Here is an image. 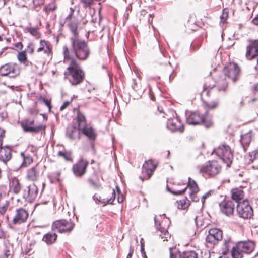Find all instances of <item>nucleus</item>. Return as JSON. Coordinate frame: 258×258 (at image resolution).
<instances>
[{"instance_id":"f257e3e1","label":"nucleus","mask_w":258,"mask_h":258,"mask_svg":"<svg viewBox=\"0 0 258 258\" xmlns=\"http://www.w3.org/2000/svg\"><path fill=\"white\" fill-rule=\"evenodd\" d=\"M68 25L73 36L70 38L71 48L69 49L66 45L62 48L63 55L69 57L70 54L72 52L76 55V58L78 60L82 61L86 60L90 54V50L87 42L79 39L77 32V24L74 22H71Z\"/></svg>"},{"instance_id":"f03ea898","label":"nucleus","mask_w":258,"mask_h":258,"mask_svg":"<svg viewBox=\"0 0 258 258\" xmlns=\"http://www.w3.org/2000/svg\"><path fill=\"white\" fill-rule=\"evenodd\" d=\"M70 57L64 55V62L69 63L67 70L64 72V79L68 80L73 86L81 84L85 78V73L76 59V55L72 52Z\"/></svg>"},{"instance_id":"7ed1b4c3","label":"nucleus","mask_w":258,"mask_h":258,"mask_svg":"<svg viewBox=\"0 0 258 258\" xmlns=\"http://www.w3.org/2000/svg\"><path fill=\"white\" fill-rule=\"evenodd\" d=\"M186 120L187 123L191 125H198L203 123L206 127H210L213 125L212 118L208 115L207 113L203 116L198 112H187Z\"/></svg>"},{"instance_id":"20e7f679","label":"nucleus","mask_w":258,"mask_h":258,"mask_svg":"<svg viewBox=\"0 0 258 258\" xmlns=\"http://www.w3.org/2000/svg\"><path fill=\"white\" fill-rule=\"evenodd\" d=\"M163 219L160 222V219L162 218V216H155L154 217L155 224L157 229L156 233L159 236L163 241H169L171 240V236L169 232L165 227V223L168 224L169 220L165 217V215H163Z\"/></svg>"},{"instance_id":"39448f33","label":"nucleus","mask_w":258,"mask_h":258,"mask_svg":"<svg viewBox=\"0 0 258 258\" xmlns=\"http://www.w3.org/2000/svg\"><path fill=\"white\" fill-rule=\"evenodd\" d=\"M254 248L253 242L240 241L237 243L235 246H233L231 251V255L232 258H242V253H249L251 252Z\"/></svg>"},{"instance_id":"423d86ee","label":"nucleus","mask_w":258,"mask_h":258,"mask_svg":"<svg viewBox=\"0 0 258 258\" xmlns=\"http://www.w3.org/2000/svg\"><path fill=\"white\" fill-rule=\"evenodd\" d=\"M221 166L217 161H209L200 169V172L205 177H213L221 171Z\"/></svg>"},{"instance_id":"0eeeda50","label":"nucleus","mask_w":258,"mask_h":258,"mask_svg":"<svg viewBox=\"0 0 258 258\" xmlns=\"http://www.w3.org/2000/svg\"><path fill=\"white\" fill-rule=\"evenodd\" d=\"M214 152L227 164V166H229L232 162L233 154L229 146L224 145L219 146L213 151L212 153Z\"/></svg>"},{"instance_id":"6e6552de","label":"nucleus","mask_w":258,"mask_h":258,"mask_svg":"<svg viewBox=\"0 0 258 258\" xmlns=\"http://www.w3.org/2000/svg\"><path fill=\"white\" fill-rule=\"evenodd\" d=\"M237 211L238 215L243 219L251 218L253 215V209L246 200L238 203L237 205Z\"/></svg>"},{"instance_id":"1a4fd4ad","label":"nucleus","mask_w":258,"mask_h":258,"mask_svg":"<svg viewBox=\"0 0 258 258\" xmlns=\"http://www.w3.org/2000/svg\"><path fill=\"white\" fill-rule=\"evenodd\" d=\"M74 224L70 220H59L53 222L52 229L60 233L70 232L74 228Z\"/></svg>"},{"instance_id":"9d476101","label":"nucleus","mask_w":258,"mask_h":258,"mask_svg":"<svg viewBox=\"0 0 258 258\" xmlns=\"http://www.w3.org/2000/svg\"><path fill=\"white\" fill-rule=\"evenodd\" d=\"M20 73L18 67L15 63H7L0 67V75L8 76L10 78H14Z\"/></svg>"},{"instance_id":"9b49d317","label":"nucleus","mask_w":258,"mask_h":258,"mask_svg":"<svg viewBox=\"0 0 258 258\" xmlns=\"http://www.w3.org/2000/svg\"><path fill=\"white\" fill-rule=\"evenodd\" d=\"M222 239V232L221 230L212 228L209 230L208 235L206 238V242L208 247L213 246L219 241Z\"/></svg>"},{"instance_id":"f8f14e48","label":"nucleus","mask_w":258,"mask_h":258,"mask_svg":"<svg viewBox=\"0 0 258 258\" xmlns=\"http://www.w3.org/2000/svg\"><path fill=\"white\" fill-rule=\"evenodd\" d=\"M88 164L89 163L87 160L80 158L72 166V170L74 175L77 177L83 176L86 173Z\"/></svg>"},{"instance_id":"ddd939ff","label":"nucleus","mask_w":258,"mask_h":258,"mask_svg":"<svg viewBox=\"0 0 258 258\" xmlns=\"http://www.w3.org/2000/svg\"><path fill=\"white\" fill-rule=\"evenodd\" d=\"M224 73L226 77L235 82L240 74V68L237 64L230 63L224 68Z\"/></svg>"},{"instance_id":"4468645a","label":"nucleus","mask_w":258,"mask_h":258,"mask_svg":"<svg viewBox=\"0 0 258 258\" xmlns=\"http://www.w3.org/2000/svg\"><path fill=\"white\" fill-rule=\"evenodd\" d=\"M38 192L37 186L33 183L26 187L22 191V195L25 200L31 202L37 198Z\"/></svg>"},{"instance_id":"2eb2a0df","label":"nucleus","mask_w":258,"mask_h":258,"mask_svg":"<svg viewBox=\"0 0 258 258\" xmlns=\"http://www.w3.org/2000/svg\"><path fill=\"white\" fill-rule=\"evenodd\" d=\"M245 57L248 60L258 57V39L251 41L246 46Z\"/></svg>"},{"instance_id":"dca6fc26","label":"nucleus","mask_w":258,"mask_h":258,"mask_svg":"<svg viewBox=\"0 0 258 258\" xmlns=\"http://www.w3.org/2000/svg\"><path fill=\"white\" fill-rule=\"evenodd\" d=\"M28 213L24 209L20 208L17 209L12 219V224L14 225H20L25 223L28 219Z\"/></svg>"},{"instance_id":"f3484780","label":"nucleus","mask_w":258,"mask_h":258,"mask_svg":"<svg viewBox=\"0 0 258 258\" xmlns=\"http://www.w3.org/2000/svg\"><path fill=\"white\" fill-rule=\"evenodd\" d=\"M221 212L226 216H229L233 214L235 205L231 200H223L219 203Z\"/></svg>"},{"instance_id":"a211bd4d","label":"nucleus","mask_w":258,"mask_h":258,"mask_svg":"<svg viewBox=\"0 0 258 258\" xmlns=\"http://www.w3.org/2000/svg\"><path fill=\"white\" fill-rule=\"evenodd\" d=\"M167 127L171 132H183L184 131V126L178 117L168 119L167 122Z\"/></svg>"},{"instance_id":"6ab92c4d","label":"nucleus","mask_w":258,"mask_h":258,"mask_svg":"<svg viewBox=\"0 0 258 258\" xmlns=\"http://www.w3.org/2000/svg\"><path fill=\"white\" fill-rule=\"evenodd\" d=\"M36 51L38 53L43 52L44 58L46 59L51 56L52 51L50 48V44L48 41L41 40L40 41L39 46Z\"/></svg>"},{"instance_id":"aec40b11","label":"nucleus","mask_w":258,"mask_h":258,"mask_svg":"<svg viewBox=\"0 0 258 258\" xmlns=\"http://www.w3.org/2000/svg\"><path fill=\"white\" fill-rule=\"evenodd\" d=\"M110 192L111 194V196H110V198H106L104 196L102 197L101 196L97 194H95L93 196V198L96 201V203L98 202L102 203L104 206L106 205L107 204H111L114 201L116 194L114 189H113L112 190H110Z\"/></svg>"},{"instance_id":"412c9836","label":"nucleus","mask_w":258,"mask_h":258,"mask_svg":"<svg viewBox=\"0 0 258 258\" xmlns=\"http://www.w3.org/2000/svg\"><path fill=\"white\" fill-rule=\"evenodd\" d=\"M187 188H188L189 189V190H190V192H198L199 190L198 185L197 184V183L195 181V180H192L190 178H189L188 185L185 188H184L182 190L174 191H171V192H172V194H173L175 195H182V194H183L185 192V191L186 190V189Z\"/></svg>"},{"instance_id":"4be33fe9","label":"nucleus","mask_w":258,"mask_h":258,"mask_svg":"<svg viewBox=\"0 0 258 258\" xmlns=\"http://www.w3.org/2000/svg\"><path fill=\"white\" fill-rule=\"evenodd\" d=\"M156 168V165L151 160H149L144 163L143 166V172L147 175V179L150 178Z\"/></svg>"},{"instance_id":"5701e85b","label":"nucleus","mask_w":258,"mask_h":258,"mask_svg":"<svg viewBox=\"0 0 258 258\" xmlns=\"http://www.w3.org/2000/svg\"><path fill=\"white\" fill-rule=\"evenodd\" d=\"M231 198L233 200L235 201L237 204L241 202L244 197V193L243 189L241 188H235L232 189L231 191Z\"/></svg>"},{"instance_id":"b1692460","label":"nucleus","mask_w":258,"mask_h":258,"mask_svg":"<svg viewBox=\"0 0 258 258\" xmlns=\"http://www.w3.org/2000/svg\"><path fill=\"white\" fill-rule=\"evenodd\" d=\"M12 158L11 149L7 147H0V160L4 163H6Z\"/></svg>"},{"instance_id":"393cba45","label":"nucleus","mask_w":258,"mask_h":258,"mask_svg":"<svg viewBox=\"0 0 258 258\" xmlns=\"http://www.w3.org/2000/svg\"><path fill=\"white\" fill-rule=\"evenodd\" d=\"M26 179L33 182L36 181L39 177V172L36 167H33L27 171Z\"/></svg>"},{"instance_id":"a878e982","label":"nucleus","mask_w":258,"mask_h":258,"mask_svg":"<svg viewBox=\"0 0 258 258\" xmlns=\"http://www.w3.org/2000/svg\"><path fill=\"white\" fill-rule=\"evenodd\" d=\"M80 130L75 126H70L67 128L66 135L68 138L72 140L80 138Z\"/></svg>"},{"instance_id":"bb28decb","label":"nucleus","mask_w":258,"mask_h":258,"mask_svg":"<svg viewBox=\"0 0 258 258\" xmlns=\"http://www.w3.org/2000/svg\"><path fill=\"white\" fill-rule=\"evenodd\" d=\"M80 130L89 139L93 140L95 139L96 135L94 129L92 127L87 125L80 129Z\"/></svg>"},{"instance_id":"cd10ccee","label":"nucleus","mask_w":258,"mask_h":258,"mask_svg":"<svg viewBox=\"0 0 258 258\" xmlns=\"http://www.w3.org/2000/svg\"><path fill=\"white\" fill-rule=\"evenodd\" d=\"M22 127L24 131L26 132H32L37 133L41 131V130H44L45 126L43 125H39L36 127H30L28 126L27 123H22Z\"/></svg>"},{"instance_id":"c85d7f7f","label":"nucleus","mask_w":258,"mask_h":258,"mask_svg":"<svg viewBox=\"0 0 258 258\" xmlns=\"http://www.w3.org/2000/svg\"><path fill=\"white\" fill-rule=\"evenodd\" d=\"M10 186L13 192L16 194L20 192L22 188L20 181L16 178H13L11 179L10 182Z\"/></svg>"},{"instance_id":"c756f323","label":"nucleus","mask_w":258,"mask_h":258,"mask_svg":"<svg viewBox=\"0 0 258 258\" xmlns=\"http://www.w3.org/2000/svg\"><path fill=\"white\" fill-rule=\"evenodd\" d=\"M76 119L79 130L87 125L84 114L79 110L77 111Z\"/></svg>"},{"instance_id":"7c9ffc66","label":"nucleus","mask_w":258,"mask_h":258,"mask_svg":"<svg viewBox=\"0 0 258 258\" xmlns=\"http://www.w3.org/2000/svg\"><path fill=\"white\" fill-rule=\"evenodd\" d=\"M57 239V235L54 233H48L46 234L43 237V241L47 244H53Z\"/></svg>"},{"instance_id":"2f4dec72","label":"nucleus","mask_w":258,"mask_h":258,"mask_svg":"<svg viewBox=\"0 0 258 258\" xmlns=\"http://www.w3.org/2000/svg\"><path fill=\"white\" fill-rule=\"evenodd\" d=\"M251 142V135L249 133L245 134L241 136L240 142L245 151V147L248 146Z\"/></svg>"},{"instance_id":"473e14b6","label":"nucleus","mask_w":258,"mask_h":258,"mask_svg":"<svg viewBox=\"0 0 258 258\" xmlns=\"http://www.w3.org/2000/svg\"><path fill=\"white\" fill-rule=\"evenodd\" d=\"M232 244V241L230 238H228L227 240H224V248L222 251L223 255L220 256L219 258H228L226 255L227 252H228L229 248L231 247V244Z\"/></svg>"},{"instance_id":"72a5a7b5","label":"nucleus","mask_w":258,"mask_h":258,"mask_svg":"<svg viewBox=\"0 0 258 258\" xmlns=\"http://www.w3.org/2000/svg\"><path fill=\"white\" fill-rule=\"evenodd\" d=\"M21 156L23 158V161L22 164V167H26L32 162L33 159L31 156L26 154L24 152H21Z\"/></svg>"},{"instance_id":"f704fd0d","label":"nucleus","mask_w":258,"mask_h":258,"mask_svg":"<svg viewBox=\"0 0 258 258\" xmlns=\"http://www.w3.org/2000/svg\"><path fill=\"white\" fill-rule=\"evenodd\" d=\"M57 155L59 157L63 158L66 161H72V154L71 152L66 151H58Z\"/></svg>"},{"instance_id":"c9c22d12","label":"nucleus","mask_w":258,"mask_h":258,"mask_svg":"<svg viewBox=\"0 0 258 258\" xmlns=\"http://www.w3.org/2000/svg\"><path fill=\"white\" fill-rule=\"evenodd\" d=\"M216 86L219 91H225L227 87V82L225 80L217 82Z\"/></svg>"},{"instance_id":"e433bc0d","label":"nucleus","mask_w":258,"mask_h":258,"mask_svg":"<svg viewBox=\"0 0 258 258\" xmlns=\"http://www.w3.org/2000/svg\"><path fill=\"white\" fill-rule=\"evenodd\" d=\"M219 105L218 101H213L210 103L204 102V107L207 109H214L216 108Z\"/></svg>"},{"instance_id":"4c0bfd02","label":"nucleus","mask_w":258,"mask_h":258,"mask_svg":"<svg viewBox=\"0 0 258 258\" xmlns=\"http://www.w3.org/2000/svg\"><path fill=\"white\" fill-rule=\"evenodd\" d=\"M189 201L186 198L178 202V208L181 209H185L188 207Z\"/></svg>"},{"instance_id":"58836bf2","label":"nucleus","mask_w":258,"mask_h":258,"mask_svg":"<svg viewBox=\"0 0 258 258\" xmlns=\"http://www.w3.org/2000/svg\"><path fill=\"white\" fill-rule=\"evenodd\" d=\"M170 258H182V255L179 251H178L175 248H169Z\"/></svg>"},{"instance_id":"ea45409f","label":"nucleus","mask_w":258,"mask_h":258,"mask_svg":"<svg viewBox=\"0 0 258 258\" xmlns=\"http://www.w3.org/2000/svg\"><path fill=\"white\" fill-rule=\"evenodd\" d=\"M25 30L36 38L40 37V34L38 32L37 29L35 27H27Z\"/></svg>"},{"instance_id":"a19ab883","label":"nucleus","mask_w":258,"mask_h":258,"mask_svg":"<svg viewBox=\"0 0 258 258\" xmlns=\"http://www.w3.org/2000/svg\"><path fill=\"white\" fill-rule=\"evenodd\" d=\"M182 255V258H198L197 254L194 251H186Z\"/></svg>"},{"instance_id":"79ce46f5","label":"nucleus","mask_w":258,"mask_h":258,"mask_svg":"<svg viewBox=\"0 0 258 258\" xmlns=\"http://www.w3.org/2000/svg\"><path fill=\"white\" fill-rule=\"evenodd\" d=\"M56 9V5L55 2H52L51 4L45 6L44 10L46 13H49L51 11H54Z\"/></svg>"},{"instance_id":"37998d69","label":"nucleus","mask_w":258,"mask_h":258,"mask_svg":"<svg viewBox=\"0 0 258 258\" xmlns=\"http://www.w3.org/2000/svg\"><path fill=\"white\" fill-rule=\"evenodd\" d=\"M214 85H213L212 86H208L207 85V84H205L204 87V89L203 90V91L201 92V97L202 98H203V97L205 96H209V89H212L213 86Z\"/></svg>"},{"instance_id":"c03bdc74","label":"nucleus","mask_w":258,"mask_h":258,"mask_svg":"<svg viewBox=\"0 0 258 258\" xmlns=\"http://www.w3.org/2000/svg\"><path fill=\"white\" fill-rule=\"evenodd\" d=\"M250 160L252 162L254 160L258 159V148L252 152L249 153Z\"/></svg>"},{"instance_id":"a18cd8bd","label":"nucleus","mask_w":258,"mask_h":258,"mask_svg":"<svg viewBox=\"0 0 258 258\" xmlns=\"http://www.w3.org/2000/svg\"><path fill=\"white\" fill-rule=\"evenodd\" d=\"M18 59L20 62H24L27 59L25 52L24 51L19 52L18 54Z\"/></svg>"},{"instance_id":"49530a36","label":"nucleus","mask_w":258,"mask_h":258,"mask_svg":"<svg viewBox=\"0 0 258 258\" xmlns=\"http://www.w3.org/2000/svg\"><path fill=\"white\" fill-rule=\"evenodd\" d=\"M87 182L89 183L90 186L95 189L99 188L100 185L95 182L91 178H89L87 179Z\"/></svg>"},{"instance_id":"de8ad7c7","label":"nucleus","mask_w":258,"mask_h":258,"mask_svg":"<svg viewBox=\"0 0 258 258\" xmlns=\"http://www.w3.org/2000/svg\"><path fill=\"white\" fill-rule=\"evenodd\" d=\"M8 207V203L6 202L2 206H0V214H4L7 211Z\"/></svg>"},{"instance_id":"09e8293b","label":"nucleus","mask_w":258,"mask_h":258,"mask_svg":"<svg viewBox=\"0 0 258 258\" xmlns=\"http://www.w3.org/2000/svg\"><path fill=\"white\" fill-rule=\"evenodd\" d=\"M34 45L32 43H29L27 46V52L30 54H32L34 52Z\"/></svg>"},{"instance_id":"8fccbe9b","label":"nucleus","mask_w":258,"mask_h":258,"mask_svg":"<svg viewBox=\"0 0 258 258\" xmlns=\"http://www.w3.org/2000/svg\"><path fill=\"white\" fill-rule=\"evenodd\" d=\"M116 190L117 191L118 195H120L121 194V192H120V191L119 190V187H118V185L116 186ZM117 201H118V203H121V202H123V197L122 195H121V197L120 196H118V197L117 198Z\"/></svg>"},{"instance_id":"3c124183","label":"nucleus","mask_w":258,"mask_h":258,"mask_svg":"<svg viewBox=\"0 0 258 258\" xmlns=\"http://www.w3.org/2000/svg\"><path fill=\"white\" fill-rule=\"evenodd\" d=\"M197 192H190V197L194 202H197L199 201V198L197 196L196 194Z\"/></svg>"},{"instance_id":"603ef678","label":"nucleus","mask_w":258,"mask_h":258,"mask_svg":"<svg viewBox=\"0 0 258 258\" xmlns=\"http://www.w3.org/2000/svg\"><path fill=\"white\" fill-rule=\"evenodd\" d=\"M228 17V13L227 12H223L222 15L220 17L221 21L222 23H224Z\"/></svg>"},{"instance_id":"864d4df0","label":"nucleus","mask_w":258,"mask_h":258,"mask_svg":"<svg viewBox=\"0 0 258 258\" xmlns=\"http://www.w3.org/2000/svg\"><path fill=\"white\" fill-rule=\"evenodd\" d=\"M44 0H34L33 5L35 6H40L43 5Z\"/></svg>"},{"instance_id":"5fc2aeb1","label":"nucleus","mask_w":258,"mask_h":258,"mask_svg":"<svg viewBox=\"0 0 258 258\" xmlns=\"http://www.w3.org/2000/svg\"><path fill=\"white\" fill-rule=\"evenodd\" d=\"M211 196V191H209L203 195L201 199V201L203 204L204 203L206 199Z\"/></svg>"},{"instance_id":"6e6d98bb","label":"nucleus","mask_w":258,"mask_h":258,"mask_svg":"<svg viewBox=\"0 0 258 258\" xmlns=\"http://www.w3.org/2000/svg\"><path fill=\"white\" fill-rule=\"evenodd\" d=\"M134 247L132 246H130V249H129V253H128L127 254V258H131L132 255H133V253L134 252Z\"/></svg>"},{"instance_id":"4d7b16f0","label":"nucleus","mask_w":258,"mask_h":258,"mask_svg":"<svg viewBox=\"0 0 258 258\" xmlns=\"http://www.w3.org/2000/svg\"><path fill=\"white\" fill-rule=\"evenodd\" d=\"M70 104V102L69 101H66L63 103L62 105L60 107V110L61 111L64 110L65 108H66Z\"/></svg>"},{"instance_id":"13d9d810","label":"nucleus","mask_w":258,"mask_h":258,"mask_svg":"<svg viewBox=\"0 0 258 258\" xmlns=\"http://www.w3.org/2000/svg\"><path fill=\"white\" fill-rule=\"evenodd\" d=\"M60 172L59 171H57L56 172H54L52 174V176L53 177L55 178L56 179H57L58 181H59V177H60Z\"/></svg>"},{"instance_id":"bf43d9fd","label":"nucleus","mask_w":258,"mask_h":258,"mask_svg":"<svg viewBox=\"0 0 258 258\" xmlns=\"http://www.w3.org/2000/svg\"><path fill=\"white\" fill-rule=\"evenodd\" d=\"M5 131L0 128V145H2V140L4 136Z\"/></svg>"},{"instance_id":"052dcab7","label":"nucleus","mask_w":258,"mask_h":258,"mask_svg":"<svg viewBox=\"0 0 258 258\" xmlns=\"http://www.w3.org/2000/svg\"><path fill=\"white\" fill-rule=\"evenodd\" d=\"M15 47L19 50H22L23 48V44L21 42H18L15 44Z\"/></svg>"},{"instance_id":"680f3d73","label":"nucleus","mask_w":258,"mask_h":258,"mask_svg":"<svg viewBox=\"0 0 258 258\" xmlns=\"http://www.w3.org/2000/svg\"><path fill=\"white\" fill-rule=\"evenodd\" d=\"M25 3L26 5L31 6L34 3V0H22Z\"/></svg>"},{"instance_id":"e2e57ef3","label":"nucleus","mask_w":258,"mask_h":258,"mask_svg":"<svg viewBox=\"0 0 258 258\" xmlns=\"http://www.w3.org/2000/svg\"><path fill=\"white\" fill-rule=\"evenodd\" d=\"M252 22L254 25H258V14L253 19Z\"/></svg>"},{"instance_id":"0e129e2a","label":"nucleus","mask_w":258,"mask_h":258,"mask_svg":"<svg viewBox=\"0 0 258 258\" xmlns=\"http://www.w3.org/2000/svg\"><path fill=\"white\" fill-rule=\"evenodd\" d=\"M141 252H142V256L143 257V258H147V257L145 254V252L144 250V246L142 243H141Z\"/></svg>"},{"instance_id":"69168bd1","label":"nucleus","mask_w":258,"mask_h":258,"mask_svg":"<svg viewBox=\"0 0 258 258\" xmlns=\"http://www.w3.org/2000/svg\"><path fill=\"white\" fill-rule=\"evenodd\" d=\"M0 83L1 84H3L5 86H7V87L8 88H12L13 89V87H14V86L13 85H7L6 84V82H3L2 80L0 81Z\"/></svg>"},{"instance_id":"338daca9","label":"nucleus","mask_w":258,"mask_h":258,"mask_svg":"<svg viewBox=\"0 0 258 258\" xmlns=\"http://www.w3.org/2000/svg\"><path fill=\"white\" fill-rule=\"evenodd\" d=\"M74 12V10L72 8H70V14L67 17V18L71 17L72 15H73V13Z\"/></svg>"},{"instance_id":"774afa93","label":"nucleus","mask_w":258,"mask_h":258,"mask_svg":"<svg viewBox=\"0 0 258 258\" xmlns=\"http://www.w3.org/2000/svg\"><path fill=\"white\" fill-rule=\"evenodd\" d=\"M44 101L46 105L49 107V109H50V102L47 100H44Z\"/></svg>"}]
</instances>
